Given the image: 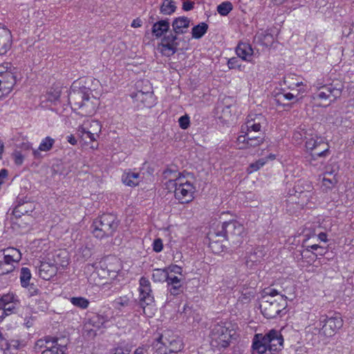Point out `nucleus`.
Returning a JSON list of instances; mask_svg holds the SVG:
<instances>
[{
  "instance_id": "nucleus-1",
  "label": "nucleus",
  "mask_w": 354,
  "mask_h": 354,
  "mask_svg": "<svg viewBox=\"0 0 354 354\" xmlns=\"http://www.w3.org/2000/svg\"><path fill=\"white\" fill-rule=\"evenodd\" d=\"M165 185L169 192H173L176 200L180 203L191 202L194 196L195 187L177 171L167 169L163 172Z\"/></svg>"
},
{
  "instance_id": "nucleus-2",
  "label": "nucleus",
  "mask_w": 354,
  "mask_h": 354,
  "mask_svg": "<svg viewBox=\"0 0 354 354\" xmlns=\"http://www.w3.org/2000/svg\"><path fill=\"white\" fill-rule=\"evenodd\" d=\"M69 100L72 109L82 116L93 115L99 105L98 100L86 88L71 93Z\"/></svg>"
},
{
  "instance_id": "nucleus-3",
  "label": "nucleus",
  "mask_w": 354,
  "mask_h": 354,
  "mask_svg": "<svg viewBox=\"0 0 354 354\" xmlns=\"http://www.w3.org/2000/svg\"><path fill=\"white\" fill-rule=\"evenodd\" d=\"M283 339L279 332L275 330H270L267 334H257L252 343L253 354H270L281 349Z\"/></svg>"
},
{
  "instance_id": "nucleus-4",
  "label": "nucleus",
  "mask_w": 354,
  "mask_h": 354,
  "mask_svg": "<svg viewBox=\"0 0 354 354\" xmlns=\"http://www.w3.org/2000/svg\"><path fill=\"white\" fill-rule=\"evenodd\" d=\"M313 187L308 181L299 180L295 186V193L286 200L287 211L294 213L303 209L313 198Z\"/></svg>"
},
{
  "instance_id": "nucleus-5",
  "label": "nucleus",
  "mask_w": 354,
  "mask_h": 354,
  "mask_svg": "<svg viewBox=\"0 0 354 354\" xmlns=\"http://www.w3.org/2000/svg\"><path fill=\"white\" fill-rule=\"evenodd\" d=\"M286 306V297L271 288L266 292L261 310L264 317L272 319L276 317Z\"/></svg>"
},
{
  "instance_id": "nucleus-6",
  "label": "nucleus",
  "mask_w": 354,
  "mask_h": 354,
  "mask_svg": "<svg viewBox=\"0 0 354 354\" xmlns=\"http://www.w3.org/2000/svg\"><path fill=\"white\" fill-rule=\"evenodd\" d=\"M157 354H176L183 348L182 340L170 332L162 333L153 344Z\"/></svg>"
},
{
  "instance_id": "nucleus-7",
  "label": "nucleus",
  "mask_w": 354,
  "mask_h": 354,
  "mask_svg": "<svg viewBox=\"0 0 354 354\" xmlns=\"http://www.w3.org/2000/svg\"><path fill=\"white\" fill-rule=\"evenodd\" d=\"M102 131L101 123L95 120H87L80 124L77 130L78 137L85 143L92 142L91 148L97 149L98 144L95 143Z\"/></svg>"
},
{
  "instance_id": "nucleus-8",
  "label": "nucleus",
  "mask_w": 354,
  "mask_h": 354,
  "mask_svg": "<svg viewBox=\"0 0 354 354\" xmlns=\"http://www.w3.org/2000/svg\"><path fill=\"white\" fill-rule=\"evenodd\" d=\"M235 334L234 329L227 326L225 324H217L210 332L211 345L216 348H226L230 345Z\"/></svg>"
},
{
  "instance_id": "nucleus-9",
  "label": "nucleus",
  "mask_w": 354,
  "mask_h": 354,
  "mask_svg": "<svg viewBox=\"0 0 354 354\" xmlns=\"http://www.w3.org/2000/svg\"><path fill=\"white\" fill-rule=\"evenodd\" d=\"M118 227L115 215L103 214L96 219L93 224V234L97 239L111 236Z\"/></svg>"
},
{
  "instance_id": "nucleus-10",
  "label": "nucleus",
  "mask_w": 354,
  "mask_h": 354,
  "mask_svg": "<svg viewBox=\"0 0 354 354\" xmlns=\"http://www.w3.org/2000/svg\"><path fill=\"white\" fill-rule=\"evenodd\" d=\"M122 269V263L115 257H107L100 262V266L96 268L95 274L100 279H114Z\"/></svg>"
},
{
  "instance_id": "nucleus-11",
  "label": "nucleus",
  "mask_w": 354,
  "mask_h": 354,
  "mask_svg": "<svg viewBox=\"0 0 354 354\" xmlns=\"http://www.w3.org/2000/svg\"><path fill=\"white\" fill-rule=\"evenodd\" d=\"M21 259V254L15 248L0 250V275L12 272Z\"/></svg>"
},
{
  "instance_id": "nucleus-12",
  "label": "nucleus",
  "mask_w": 354,
  "mask_h": 354,
  "mask_svg": "<svg viewBox=\"0 0 354 354\" xmlns=\"http://www.w3.org/2000/svg\"><path fill=\"white\" fill-rule=\"evenodd\" d=\"M15 84V68L8 62L0 64V99L8 95Z\"/></svg>"
},
{
  "instance_id": "nucleus-13",
  "label": "nucleus",
  "mask_w": 354,
  "mask_h": 354,
  "mask_svg": "<svg viewBox=\"0 0 354 354\" xmlns=\"http://www.w3.org/2000/svg\"><path fill=\"white\" fill-rule=\"evenodd\" d=\"M319 323L322 327L315 329L322 335L332 337L342 327L344 322L339 316L328 317L324 315L319 317Z\"/></svg>"
},
{
  "instance_id": "nucleus-14",
  "label": "nucleus",
  "mask_w": 354,
  "mask_h": 354,
  "mask_svg": "<svg viewBox=\"0 0 354 354\" xmlns=\"http://www.w3.org/2000/svg\"><path fill=\"white\" fill-rule=\"evenodd\" d=\"M222 230H225L227 239L233 243H240L241 239L245 234L243 225L236 221L222 223Z\"/></svg>"
},
{
  "instance_id": "nucleus-15",
  "label": "nucleus",
  "mask_w": 354,
  "mask_h": 354,
  "mask_svg": "<svg viewBox=\"0 0 354 354\" xmlns=\"http://www.w3.org/2000/svg\"><path fill=\"white\" fill-rule=\"evenodd\" d=\"M139 285V300L143 308V312L146 314L145 307L153 304L154 298L149 279L145 277H141Z\"/></svg>"
},
{
  "instance_id": "nucleus-16",
  "label": "nucleus",
  "mask_w": 354,
  "mask_h": 354,
  "mask_svg": "<svg viewBox=\"0 0 354 354\" xmlns=\"http://www.w3.org/2000/svg\"><path fill=\"white\" fill-rule=\"evenodd\" d=\"M341 94L342 90L340 88L332 85L324 86L321 87L315 94L314 99L325 102L327 104H329L339 97Z\"/></svg>"
},
{
  "instance_id": "nucleus-17",
  "label": "nucleus",
  "mask_w": 354,
  "mask_h": 354,
  "mask_svg": "<svg viewBox=\"0 0 354 354\" xmlns=\"http://www.w3.org/2000/svg\"><path fill=\"white\" fill-rule=\"evenodd\" d=\"M104 323V319L101 316H93L84 323V334L88 338H94L97 332L103 327Z\"/></svg>"
},
{
  "instance_id": "nucleus-18",
  "label": "nucleus",
  "mask_w": 354,
  "mask_h": 354,
  "mask_svg": "<svg viewBox=\"0 0 354 354\" xmlns=\"http://www.w3.org/2000/svg\"><path fill=\"white\" fill-rule=\"evenodd\" d=\"M267 125L266 118L261 114H250L246 122L247 136L252 132H260Z\"/></svg>"
},
{
  "instance_id": "nucleus-19",
  "label": "nucleus",
  "mask_w": 354,
  "mask_h": 354,
  "mask_svg": "<svg viewBox=\"0 0 354 354\" xmlns=\"http://www.w3.org/2000/svg\"><path fill=\"white\" fill-rule=\"evenodd\" d=\"M177 37L172 34L164 37L161 43L158 46V49L165 56L173 55L177 50Z\"/></svg>"
},
{
  "instance_id": "nucleus-20",
  "label": "nucleus",
  "mask_w": 354,
  "mask_h": 354,
  "mask_svg": "<svg viewBox=\"0 0 354 354\" xmlns=\"http://www.w3.org/2000/svg\"><path fill=\"white\" fill-rule=\"evenodd\" d=\"M46 259L48 261H51V264L56 268L57 272L59 268H64L68 264V258L65 250H59L53 254H48Z\"/></svg>"
},
{
  "instance_id": "nucleus-21",
  "label": "nucleus",
  "mask_w": 354,
  "mask_h": 354,
  "mask_svg": "<svg viewBox=\"0 0 354 354\" xmlns=\"http://www.w3.org/2000/svg\"><path fill=\"white\" fill-rule=\"evenodd\" d=\"M57 269L55 266L51 264V261H48L46 259L40 261L38 267V273L41 278L44 280H49L57 274Z\"/></svg>"
},
{
  "instance_id": "nucleus-22",
  "label": "nucleus",
  "mask_w": 354,
  "mask_h": 354,
  "mask_svg": "<svg viewBox=\"0 0 354 354\" xmlns=\"http://www.w3.org/2000/svg\"><path fill=\"white\" fill-rule=\"evenodd\" d=\"M265 256V252L262 247L254 248L252 251L248 253L246 257L245 263L248 267L252 268L254 266L260 263Z\"/></svg>"
},
{
  "instance_id": "nucleus-23",
  "label": "nucleus",
  "mask_w": 354,
  "mask_h": 354,
  "mask_svg": "<svg viewBox=\"0 0 354 354\" xmlns=\"http://www.w3.org/2000/svg\"><path fill=\"white\" fill-rule=\"evenodd\" d=\"M58 339L49 337L46 339L45 349L41 354H65L63 351V347L61 344H58Z\"/></svg>"
},
{
  "instance_id": "nucleus-24",
  "label": "nucleus",
  "mask_w": 354,
  "mask_h": 354,
  "mask_svg": "<svg viewBox=\"0 0 354 354\" xmlns=\"http://www.w3.org/2000/svg\"><path fill=\"white\" fill-rule=\"evenodd\" d=\"M11 34L8 29L0 27V55L4 54L10 46Z\"/></svg>"
},
{
  "instance_id": "nucleus-25",
  "label": "nucleus",
  "mask_w": 354,
  "mask_h": 354,
  "mask_svg": "<svg viewBox=\"0 0 354 354\" xmlns=\"http://www.w3.org/2000/svg\"><path fill=\"white\" fill-rule=\"evenodd\" d=\"M236 53L243 60L250 61L253 54V50L250 44L246 43H241L236 48Z\"/></svg>"
},
{
  "instance_id": "nucleus-26",
  "label": "nucleus",
  "mask_w": 354,
  "mask_h": 354,
  "mask_svg": "<svg viewBox=\"0 0 354 354\" xmlns=\"http://www.w3.org/2000/svg\"><path fill=\"white\" fill-rule=\"evenodd\" d=\"M55 140L50 137H46L44 139H43L37 149H34L32 151L33 156L35 158H40L41 157V151H50L53 146L54 145Z\"/></svg>"
},
{
  "instance_id": "nucleus-27",
  "label": "nucleus",
  "mask_w": 354,
  "mask_h": 354,
  "mask_svg": "<svg viewBox=\"0 0 354 354\" xmlns=\"http://www.w3.org/2000/svg\"><path fill=\"white\" fill-rule=\"evenodd\" d=\"M189 26V19L187 17H182L176 18L172 23L173 30L176 34H183Z\"/></svg>"
},
{
  "instance_id": "nucleus-28",
  "label": "nucleus",
  "mask_w": 354,
  "mask_h": 354,
  "mask_svg": "<svg viewBox=\"0 0 354 354\" xmlns=\"http://www.w3.org/2000/svg\"><path fill=\"white\" fill-rule=\"evenodd\" d=\"M122 180L125 185L134 187L139 184L141 180V177L139 173L128 171L123 174Z\"/></svg>"
},
{
  "instance_id": "nucleus-29",
  "label": "nucleus",
  "mask_w": 354,
  "mask_h": 354,
  "mask_svg": "<svg viewBox=\"0 0 354 354\" xmlns=\"http://www.w3.org/2000/svg\"><path fill=\"white\" fill-rule=\"evenodd\" d=\"M183 277H178L174 274H168V278L166 281L169 286H171L170 292L172 295H177L181 288V281Z\"/></svg>"
},
{
  "instance_id": "nucleus-30",
  "label": "nucleus",
  "mask_w": 354,
  "mask_h": 354,
  "mask_svg": "<svg viewBox=\"0 0 354 354\" xmlns=\"http://www.w3.org/2000/svg\"><path fill=\"white\" fill-rule=\"evenodd\" d=\"M169 28V23L167 20H160L155 23L152 27V33L156 37H161Z\"/></svg>"
},
{
  "instance_id": "nucleus-31",
  "label": "nucleus",
  "mask_w": 354,
  "mask_h": 354,
  "mask_svg": "<svg viewBox=\"0 0 354 354\" xmlns=\"http://www.w3.org/2000/svg\"><path fill=\"white\" fill-rule=\"evenodd\" d=\"M254 39L257 42L266 46H269L273 43L272 35L266 30L258 32L255 35Z\"/></svg>"
},
{
  "instance_id": "nucleus-32",
  "label": "nucleus",
  "mask_w": 354,
  "mask_h": 354,
  "mask_svg": "<svg viewBox=\"0 0 354 354\" xmlns=\"http://www.w3.org/2000/svg\"><path fill=\"white\" fill-rule=\"evenodd\" d=\"M28 210L26 209L25 205H17L13 210V216L16 219L20 218L24 216L23 220L28 221L31 220L30 216L28 214Z\"/></svg>"
},
{
  "instance_id": "nucleus-33",
  "label": "nucleus",
  "mask_w": 354,
  "mask_h": 354,
  "mask_svg": "<svg viewBox=\"0 0 354 354\" xmlns=\"http://www.w3.org/2000/svg\"><path fill=\"white\" fill-rule=\"evenodd\" d=\"M225 230H222V224L218 225L216 228H214L209 230L207 234V237L209 239V242H211V234H214L216 237L214 238V241H226V234H225Z\"/></svg>"
},
{
  "instance_id": "nucleus-34",
  "label": "nucleus",
  "mask_w": 354,
  "mask_h": 354,
  "mask_svg": "<svg viewBox=\"0 0 354 354\" xmlns=\"http://www.w3.org/2000/svg\"><path fill=\"white\" fill-rule=\"evenodd\" d=\"M328 151V144L324 142L323 140L320 141L319 145H317V147L313 150V155L312 158L315 159L317 157L326 156Z\"/></svg>"
},
{
  "instance_id": "nucleus-35",
  "label": "nucleus",
  "mask_w": 354,
  "mask_h": 354,
  "mask_svg": "<svg viewBox=\"0 0 354 354\" xmlns=\"http://www.w3.org/2000/svg\"><path fill=\"white\" fill-rule=\"evenodd\" d=\"M168 270L154 269L152 273V279L155 282L165 281L168 278Z\"/></svg>"
},
{
  "instance_id": "nucleus-36",
  "label": "nucleus",
  "mask_w": 354,
  "mask_h": 354,
  "mask_svg": "<svg viewBox=\"0 0 354 354\" xmlns=\"http://www.w3.org/2000/svg\"><path fill=\"white\" fill-rule=\"evenodd\" d=\"M208 26L205 23H201L192 28V37L194 39H199L202 37L207 32Z\"/></svg>"
},
{
  "instance_id": "nucleus-37",
  "label": "nucleus",
  "mask_w": 354,
  "mask_h": 354,
  "mask_svg": "<svg viewBox=\"0 0 354 354\" xmlns=\"http://www.w3.org/2000/svg\"><path fill=\"white\" fill-rule=\"evenodd\" d=\"M71 303L81 309H86L88 307L89 301L83 297H73L70 299Z\"/></svg>"
},
{
  "instance_id": "nucleus-38",
  "label": "nucleus",
  "mask_w": 354,
  "mask_h": 354,
  "mask_svg": "<svg viewBox=\"0 0 354 354\" xmlns=\"http://www.w3.org/2000/svg\"><path fill=\"white\" fill-rule=\"evenodd\" d=\"M215 237L216 236L214 234H211V242L209 243V245L214 253L218 254L223 250L225 248L224 243L225 241H214Z\"/></svg>"
},
{
  "instance_id": "nucleus-39",
  "label": "nucleus",
  "mask_w": 354,
  "mask_h": 354,
  "mask_svg": "<svg viewBox=\"0 0 354 354\" xmlns=\"http://www.w3.org/2000/svg\"><path fill=\"white\" fill-rule=\"evenodd\" d=\"M31 279L30 270L28 268H22L20 273V281L23 287H27Z\"/></svg>"
},
{
  "instance_id": "nucleus-40",
  "label": "nucleus",
  "mask_w": 354,
  "mask_h": 354,
  "mask_svg": "<svg viewBox=\"0 0 354 354\" xmlns=\"http://www.w3.org/2000/svg\"><path fill=\"white\" fill-rule=\"evenodd\" d=\"M175 8L172 0H165L161 6L160 11L165 15H170L174 12Z\"/></svg>"
},
{
  "instance_id": "nucleus-41",
  "label": "nucleus",
  "mask_w": 354,
  "mask_h": 354,
  "mask_svg": "<svg viewBox=\"0 0 354 354\" xmlns=\"http://www.w3.org/2000/svg\"><path fill=\"white\" fill-rule=\"evenodd\" d=\"M320 141H322V140L319 138H310L306 142V149L310 152L311 156L313 155V150L317 147Z\"/></svg>"
},
{
  "instance_id": "nucleus-42",
  "label": "nucleus",
  "mask_w": 354,
  "mask_h": 354,
  "mask_svg": "<svg viewBox=\"0 0 354 354\" xmlns=\"http://www.w3.org/2000/svg\"><path fill=\"white\" fill-rule=\"evenodd\" d=\"M337 183V179L335 176L332 177H327V176H324L322 179V186L326 188V189H331L335 187V185Z\"/></svg>"
},
{
  "instance_id": "nucleus-43",
  "label": "nucleus",
  "mask_w": 354,
  "mask_h": 354,
  "mask_svg": "<svg viewBox=\"0 0 354 354\" xmlns=\"http://www.w3.org/2000/svg\"><path fill=\"white\" fill-rule=\"evenodd\" d=\"M18 300L12 293H8L4 295L0 299V306H8L12 303H17Z\"/></svg>"
},
{
  "instance_id": "nucleus-44",
  "label": "nucleus",
  "mask_w": 354,
  "mask_h": 354,
  "mask_svg": "<svg viewBox=\"0 0 354 354\" xmlns=\"http://www.w3.org/2000/svg\"><path fill=\"white\" fill-rule=\"evenodd\" d=\"M232 10V5L228 1L223 2L217 7L218 12L223 16L227 15Z\"/></svg>"
},
{
  "instance_id": "nucleus-45",
  "label": "nucleus",
  "mask_w": 354,
  "mask_h": 354,
  "mask_svg": "<svg viewBox=\"0 0 354 354\" xmlns=\"http://www.w3.org/2000/svg\"><path fill=\"white\" fill-rule=\"evenodd\" d=\"M300 90H297L295 93H280L278 95V101L286 100H297L298 95L300 93Z\"/></svg>"
},
{
  "instance_id": "nucleus-46",
  "label": "nucleus",
  "mask_w": 354,
  "mask_h": 354,
  "mask_svg": "<svg viewBox=\"0 0 354 354\" xmlns=\"http://www.w3.org/2000/svg\"><path fill=\"white\" fill-rule=\"evenodd\" d=\"M266 162V160L264 158L259 159L254 163L250 164L249 168L248 169V171L249 174H251L254 171L259 170L261 167H262L265 163Z\"/></svg>"
},
{
  "instance_id": "nucleus-47",
  "label": "nucleus",
  "mask_w": 354,
  "mask_h": 354,
  "mask_svg": "<svg viewBox=\"0 0 354 354\" xmlns=\"http://www.w3.org/2000/svg\"><path fill=\"white\" fill-rule=\"evenodd\" d=\"M11 156L16 165L21 166L23 164L24 160V156L21 151L15 150L11 154Z\"/></svg>"
},
{
  "instance_id": "nucleus-48",
  "label": "nucleus",
  "mask_w": 354,
  "mask_h": 354,
  "mask_svg": "<svg viewBox=\"0 0 354 354\" xmlns=\"http://www.w3.org/2000/svg\"><path fill=\"white\" fill-rule=\"evenodd\" d=\"M263 142V139L259 137H252L250 134L248 136L247 145L248 148L250 147H256L259 145Z\"/></svg>"
},
{
  "instance_id": "nucleus-49",
  "label": "nucleus",
  "mask_w": 354,
  "mask_h": 354,
  "mask_svg": "<svg viewBox=\"0 0 354 354\" xmlns=\"http://www.w3.org/2000/svg\"><path fill=\"white\" fill-rule=\"evenodd\" d=\"M60 90L57 88H51L48 92V100L50 102H55L59 100L60 97Z\"/></svg>"
},
{
  "instance_id": "nucleus-50",
  "label": "nucleus",
  "mask_w": 354,
  "mask_h": 354,
  "mask_svg": "<svg viewBox=\"0 0 354 354\" xmlns=\"http://www.w3.org/2000/svg\"><path fill=\"white\" fill-rule=\"evenodd\" d=\"M131 348L127 346H119L110 350L109 354H129Z\"/></svg>"
},
{
  "instance_id": "nucleus-51",
  "label": "nucleus",
  "mask_w": 354,
  "mask_h": 354,
  "mask_svg": "<svg viewBox=\"0 0 354 354\" xmlns=\"http://www.w3.org/2000/svg\"><path fill=\"white\" fill-rule=\"evenodd\" d=\"M179 126L183 129H187L189 127V117L187 115L181 116L178 119Z\"/></svg>"
},
{
  "instance_id": "nucleus-52",
  "label": "nucleus",
  "mask_w": 354,
  "mask_h": 354,
  "mask_svg": "<svg viewBox=\"0 0 354 354\" xmlns=\"http://www.w3.org/2000/svg\"><path fill=\"white\" fill-rule=\"evenodd\" d=\"M248 136L247 133L245 135H241L237 138V145L239 149H246L248 148L247 145Z\"/></svg>"
},
{
  "instance_id": "nucleus-53",
  "label": "nucleus",
  "mask_w": 354,
  "mask_h": 354,
  "mask_svg": "<svg viewBox=\"0 0 354 354\" xmlns=\"http://www.w3.org/2000/svg\"><path fill=\"white\" fill-rule=\"evenodd\" d=\"M129 298L127 297H120L118 299H116L114 301L115 306H125L129 304Z\"/></svg>"
},
{
  "instance_id": "nucleus-54",
  "label": "nucleus",
  "mask_w": 354,
  "mask_h": 354,
  "mask_svg": "<svg viewBox=\"0 0 354 354\" xmlns=\"http://www.w3.org/2000/svg\"><path fill=\"white\" fill-rule=\"evenodd\" d=\"M166 270H168L170 274H173V273L178 274L182 277L183 269L181 267L178 266L174 265L168 267L167 268H166Z\"/></svg>"
},
{
  "instance_id": "nucleus-55",
  "label": "nucleus",
  "mask_w": 354,
  "mask_h": 354,
  "mask_svg": "<svg viewBox=\"0 0 354 354\" xmlns=\"http://www.w3.org/2000/svg\"><path fill=\"white\" fill-rule=\"evenodd\" d=\"M163 248L162 241L160 239H155L153 243V249L155 252H159L162 251Z\"/></svg>"
},
{
  "instance_id": "nucleus-56",
  "label": "nucleus",
  "mask_w": 354,
  "mask_h": 354,
  "mask_svg": "<svg viewBox=\"0 0 354 354\" xmlns=\"http://www.w3.org/2000/svg\"><path fill=\"white\" fill-rule=\"evenodd\" d=\"M227 66L230 69L240 68L241 66L240 64H239V60L236 57L230 58L227 62Z\"/></svg>"
},
{
  "instance_id": "nucleus-57",
  "label": "nucleus",
  "mask_w": 354,
  "mask_h": 354,
  "mask_svg": "<svg viewBox=\"0 0 354 354\" xmlns=\"http://www.w3.org/2000/svg\"><path fill=\"white\" fill-rule=\"evenodd\" d=\"M318 249H320L322 250V251H320L319 252V254L320 255H322V254H324L323 248L321 246H319V245H317V244H313V245H307L306 250L308 252H310L311 250H317Z\"/></svg>"
},
{
  "instance_id": "nucleus-58",
  "label": "nucleus",
  "mask_w": 354,
  "mask_h": 354,
  "mask_svg": "<svg viewBox=\"0 0 354 354\" xmlns=\"http://www.w3.org/2000/svg\"><path fill=\"white\" fill-rule=\"evenodd\" d=\"M138 97H140L142 98V101L144 100V97H146V99H149V100H153V95L152 94V93H143L142 91H139L138 93L137 94Z\"/></svg>"
},
{
  "instance_id": "nucleus-59",
  "label": "nucleus",
  "mask_w": 354,
  "mask_h": 354,
  "mask_svg": "<svg viewBox=\"0 0 354 354\" xmlns=\"http://www.w3.org/2000/svg\"><path fill=\"white\" fill-rule=\"evenodd\" d=\"M17 304V303H12V304H9V305H8L6 306L5 305V306H3V308L5 310V311L6 313H8V315H10L15 309Z\"/></svg>"
},
{
  "instance_id": "nucleus-60",
  "label": "nucleus",
  "mask_w": 354,
  "mask_h": 354,
  "mask_svg": "<svg viewBox=\"0 0 354 354\" xmlns=\"http://www.w3.org/2000/svg\"><path fill=\"white\" fill-rule=\"evenodd\" d=\"M295 353L297 354H307L308 351L306 346H298L295 348Z\"/></svg>"
},
{
  "instance_id": "nucleus-61",
  "label": "nucleus",
  "mask_w": 354,
  "mask_h": 354,
  "mask_svg": "<svg viewBox=\"0 0 354 354\" xmlns=\"http://www.w3.org/2000/svg\"><path fill=\"white\" fill-rule=\"evenodd\" d=\"M194 8V3L191 1H185L183 3V8L185 11L191 10Z\"/></svg>"
},
{
  "instance_id": "nucleus-62",
  "label": "nucleus",
  "mask_w": 354,
  "mask_h": 354,
  "mask_svg": "<svg viewBox=\"0 0 354 354\" xmlns=\"http://www.w3.org/2000/svg\"><path fill=\"white\" fill-rule=\"evenodd\" d=\"M147 351V347L146 346H141L137 348L133 354H144Z\"/></svg>"
},
{
  "instance_id": "nucleus-63",
  "label": "nucleus",
  "mask_w": 354,
  "mask_h": 354,
  "mask_svg": "<svg viewBox=\"0 0 354 354\" xmlns=\"http://www.w3.org/2000/svg\"><path fill=\"white\" fill-rule=\"evenodd\" d=\"M67 140L72 145H75L77 144V140L73 134L67 136Z\"/></svg>"
},
{
  "instance_id": "nucleus-64",
  "label": "nucleus",
  "mask_w": 354,
  "mask_h": 354,
  "mask_svg": "<svg viewBox=\"0 0 354 354\" xmlns=\"http://www.w3.org/2000/svg\"><path fill=\"white\" fill-rule=\"evenodd\" d=\"M318 239L321 241L326 242L327 241V235L326 233L321 232L318 234Z\"/></svg>"
}]
</instances>
